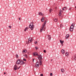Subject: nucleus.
Returning a JSON list of instances; mask_svg holds the SVG:
<instances>
[{
	"label": "nucleus",
	"mask_w": 76,
	"mask_h": 76,
	"mask_svg": "<svg viewBox=\"0 0 76 76\" xmlns=\"http://www.w3.org/2000/svg\"><path fill=\"white\" fill-rule=\"evenodd\" d=\"M29 28H30L31 30H33L34 29V28L35 26L34 24H33V23H31L29 25Z\"/></svg>",
	"instance_id": "obj_1"
},
{
	"label": "nucleus",
	"mask_w": 76,
	"mask_h": 76,
	"mask_svg": "<svg viewBox=\"0 0 76 76\" xmlns=\"http://www.w3.org/2000/svg\"><path fill=\"white\" fill-rule=\"evenodd\" d=\"M47 22V20H45L44 23L43 24L42 27V28L40 30V32H42V31L43 30V29L44 28H45V24H46V22Z\"/></svg>",
	"instance_id": "obj_2"
},
{
	"label": "nucleus",
	"mask_w": 76,
	"mask_h": 76,
	"mask_svg": "<svg viewBox=\"0 0 76 76\" xmlns=\"http://www.w3.org/2000/svg\"><path fill=\"white\" fill-rule=\"evenodd\" d=\"M38 59L39 60H42V56L41 55H39L38 56Z\"/></svg>",
	"instance_id": "obj_3"
},
{
	"label": "nucleus",
	"mask_w": 76,
	"mask_h": 76,
	"mask_svg": "<svg viewBox=\"0 0 76 76\" xmlns=\"http://www.w3.org/2000/svg\"><path fill=\"white\" fill-rule=\"evenodd\" d=\"M75 23H72L70 27V28H72L73 29H74V26H75Z\"/></svg>",
	"instance_id": "obj_4"
},
{
	"label": "nucleus",
	"mask_w": 76,
	"mask_h": 76,
	"mask_svg": "<svg viewBox=\"0 0 76 76\" xmlns=\"http://www.w3.org/2000/svg\"><path fill=\"white\" fill-rule=\"evenodd\" d=\"M25 63L23 62V61H20V64H21V65H22V64H25Z\"/></svg>",
	"instance_id": "obj_5"
},
{
	"label": "nucleus",
	"mask_w": 76,
	"mask_h": 76,
	"mask_svg": "<svg viewBox=\"0 0 76 76\" xmlns=\"http://www.w3.org/2000/svg\"><path fill=\"white\" fill-rule=\"evenodd\" d=\"M33 55L34 56H39L38 54V53L37 52H34L33 53Z\"/></svg>",
	"instance_id": "obj_6"
},
{
	"label": "nucleus",
	"mask_w": 76,
	"mask_h": 76,
	"mask_svg": "<svg viewBox=\"0 0 76 76\" xmlns=\"http://www.w3.org/2000/svg\"><path fill=\"white\" fill-rule=\"evenodd\" d=\"M20 59H18L17 60L16 63V64H20Z\"/></svg>",
	"instance_id": "obj_7"
},
{
	"label": "nucleus",
	"mask_w": 76,
	"mask_h": 76,
	"mask_svg": "<svg viewBox=\"0 0 76 76\" xmlns=\"http://www.w3.org/2000/svg\"><path fill=\"white\" fill-rule=\"evenodd\" d=\"M17 69H18V66H17L16 65H15L14 66V69L15 70H17Z\"/></svg>",
	"instance_id": "obj_8"
},
{
	"label": "nucleus",
	"mask_w": 76,
	"mask_h": 76,
	"mask_svg": "<svg viewBox=\"0 0 76 76\" xmlns=\"http://www.w3.org/2000/svg\"><path fill=\"white\" fill-rule=\"evenodd\" d=\"M38 15H42V16H43V15H42V13L41 12H39L38 13Z\"/></svg>",
	"instance_id": "obj_9"
},
{
	"label": "nucleus",
	"mask_w": 76,
	"mask_h": 76,
	"mask_svg": "<svg viewBox=\"0 0 76 76\" xmlns=\"http://www.w3.org/2000/svg\"><path fill=\"white\" fill-rule=\"evenodd\" d=\"M31 38H29L28 39V42H31L32 41V40H31Z\"/></svg>",
	"instance_id": "obj_10"
},
{
	"label": "nucleus",
	"mask_w": 76,
	"mask_h": 76,
	"mask_svg": "<svg viewBox=\"0 0 76 76\" xmlns=\"http://www.w3.org/2000/svg\"><path fill=\"white\" fill-rule=\"evenodd\" d=\"M42 60H39V65H40V66H41V65H42V61H41Z\"/></svg>",
	"instance_id": "obj_11"
},
{
	"label": "nucleus",
	"mask_w": 76,
	"mask_h": 76,
	"mask_svg": "<svg viewBox=\"0 0 76 76\" xmlns=\"http://www.w3.org/2000/svg\"><path fill=\"white\" fill-rule=\"evenodd\" d=\"M60 12L59 14V16H60L61 15V10H60Z\"/></svg>",
	"instance_id": "obj_12"
},
{
	"label": "nucleus",
	"mask_w": 76,
	"mask_h": 76,
	"mask_svg": "<svg viewBox=\"0 0 76 76\" xmlns=\"http://www.w3.org/2000/svg\"><path fill=\"white\" fill-rule=\"evenodd\" d=\"M64 69L63 68H62L61 69V72L62 73H64Z\"/></svg>",
	"instance_id": "obj_13"
},
{
	"label": "nucleus",
	"mask_w": 76,
	"mask_h": 76,
	"mask_svg": "<svg viewBox=\"0 0 76 76\" xmlns=\"http://www.w3.org/2000/svg\"><path fill=\"white\" fill-rule=\"evenodd\" d=\"M48 38L49 40H50L51 39V36L48 35Z\"/></svg>",
	"instance_id": "obj_14"
},
{
	"label": "nucleus",
	"mask_w": 76,
	"mask_h": 76,
	"mask_svg": "<svg viewBox=\"0 0 76 76\" xmlns=\"http://www.w3.org/2000/svg\"><path fill=\"white\" fill-rule=\"evenodd\" d=\"M74 58L75 60L76 61V54H75L74 56Z\"/></svg>",
	"instance_id": "obj_15"
},
{
	"label": "nucleus",
	"mask_w": 76,
	"mask_h": 76,
	"mask_svg": "<svg viewBox=\"0 0 76 76\" xmlns=\"http://www.w3.org/2000/svg\"><path fill=\"white\" fill-rule=\"evenodd\" d=\"M61 52L62 53V54H64L65 52L64 51V49H62L61 50Z\"/></svg>",
	"instance_id": "obj_16"
},
{
	"label": "nucleus",
	"mask_w": 76,
	"mask_h": 76,
	"mask_svg": "<svg viewBox=\"0 0 76 76\" xmlns=\"http://www.w3.org/2000/svg\"><path fill=\"white\" fill-rule=\"evenodd\" d=\"M69 37V34H68L66 35V39H67Z\"/></svg>",
	"instance_id": "obj_17"
},
{
	"label": "nucleus",
	"mask_w": 76,
	"mask_h": 76,
	"mask_svg": "<svg viewBox=\"0 0 76 76\" xmlns=\"http://www.w3.org/2000/svg\"><path fill=\"white\" fill-rule=\"evenodd\" d=\"M60 42L61 44L62 45H63L62 44L64 42V41H62L61 40H60Z\"/></svg>",
	"instance_id": "obj_18"
},
{
	"label": "nucleus",
	"mask_w": 76,
	"mask_h": 76,
	"mask_svg": "<svg viewBox=\"0 0 76 76\" xmlns=\"http://www.w3.org/2000/svg\"><path fill=\"white\" fill-rule=\"evenodd\" d=\"M69 31H70L71 32H72V31H73V28H70L69 29Z\"/></svg>",
	"instance_id": "obj_19"
},
{
	"label": "nucleus",
	"mask_w": 76,
	"mask_h": 76,
	"mask_svg": "<svg viewBox=\"0 0 76 76\" xmlns=\"http://www.w3.org/2000/svg\"><path fill=\"white\" fill-rule=\"evenodd\" d=\"M49 12H50V13H51V12H53V10L50 9L49 10Z\"/></svg>",
	"instance_id": "obj_20"
},
{
	"label": "nucleus",
	"mask_w": 76,
	"mask_h": 76,
	"mask_svg": "<svg viewBox=\"0 0 76 76\" xmlns=\"http://www.w3.org/2000/svg\"><path fill=\"white\" fill-rule=\"evenodd\" d=\"M26 53V50H25L23 51V53Z\"/></svg>",
	"instance_id": "obj_21"
},
{
	"label": "nucleus",
	"mask_w": 76,
	"mask_h": 76,
	"mask_svg": "<svg viewBox=\"0 0 76 76\" xmlns=\"http://www.w3.org/2000/svg\"><path fill=\"white\" fill-rule=\"evenodd\" d=\"M69 55V53H67V52H66L65 53V55L66 56H68Z\"/></svg>",
	"instance_id": "obj_22"
},
{
	"label": "nucleus",
	"mask_w": 76,
	"mask_h": 76,
	"mask_svg": "<svg viewBox=\"0 0 76 76\" xmlns=\"http://www.w3.org/2000/svg\"><path fill=\"white\" fill-rule=\"evenodd\" d=\"M54 21H55V22H57V21H58L57 18H55L54 19Z\"/></svg>",
	"instance_id": "obj_23"
},
{
	"label": "nucleus",
	"mask_w": 76,
	"mask_h": 76,
	"mask_svg": "<svg viewBox=\"0 0 76 76\" xmlns=\"http://www.w3.org/2000/svg\"><path fill=\"white\" fill-rule=\"evenodd\" d=\"M28 27H26L25 29H24V31H26V30H27V29H28Z\"/></svg>",
	"instance_id": "obj_24"
},
{
	"label": "nucleus",
	"mask_w": 76,
	"mask_h": 76,
	"mask_svg": "<svg viewBox=\"0 0 76 76\" xmlns=\"http://www.w3.org/2000/svg\"><path fill=\"white\" fill-rule=\"evenodd\" d=\"M67 9V7H64V8H62L63 10H64V9Z\"/></svg>",
	"instance_id": "obj_25"
},
{
	"label": "nucleus",
	"mask_w": 76,
	"mask_h": 76,
	"mask_svg": "<svg viewBox=\"0 0 76 76\" xmlns=\"http://www.w3.org/2000/svg\"><path fill=\"white\" fill-rule=\"evenodd\" d=\"M36 66L37 67H39V64H36Z\"/></svg>",
	"instance_id": "obj_26"
},
{
	"label": "nucleus",
	"mask_w": 76,
	"mask_h": 76,
	"mask_svg": "<svg viewBox=\"0 0 76 76\" xmlns=\"http://www.w3.org/2000/svg\"><path fill=\"white\" fill-rule=\"evenodd\" d=\"M24 56H25L26 58H28V55H24Z\"/></svg>",
	"instance_id": "obj_27"
},
{
	"label": "nucleus",
	"mask_w": 76,
	"mask_h": 76,
	"mask_svg": "<svg viewBox=\"0 0 76 76\" xmlns=\"http://www.w3.org/2000/svg\"><path fill=\"white\" fill-rule=\"evenodd\" d=\"M63 25L61 24L60 25V27L61 28H63Z\"/></svg>",
	"instance_id": "obj_28"
},
{
	"label": "nucleus",
	"mask_w": 76,
	"mask_h": 76,
	"mask_svg": "<svg viewBox=\"0 0 76 76\" xmlns=\"http://www.w3.org/2000/svg\"><path fill=\"white\" fill-rule=\"evenodd\" d=\"M35 49H36V50H38V48L37 47H35Z\"/></svg>",
	"instance_id": "obj_29"
},
{
	"label": "nucleus",
	"mask_w": 76,
	"mask_h": 76,
	"mask_svg": "<svg viewBox=\"0 0 76 76\" xmlns=\"http://www.w3.org/2000/svg\"><path fill=\"white\" fill-rule=\"evenodd\" d=\"M36 64H39V62H38L36 63Z\"/></svg>",
	"instance_id": "obj_30"
},
{
	"label": "nucleus",
	"mask_w": 76,
	"mask_h": 76,
	"mask_svg": "<svg viewBox=\"0 0 76 76\" xmlns=\"http://www.w3.org/2000/svg\"><path fill=\"white\" fill-rule=\"evenodd\" d=\"M41 22H44V20L41 19Z\"/></svg>",
	"instance_id": "obj_31"
},
{
	"label": "nucleus",
	"mask_w": 76,
	"mask_h": 76,
	"mask_svg": "<svg viewBox=\"0 0 76 76\" xmlns=\"http://www.w3.org/2000/svg\"><path fill=\"white\" fill-rule=\"evenodd\" d=\"M16 58H18V54H16Z\"/></svg>",
	"instance_id": "obj_32"
},
{
	"label": "nucleus",
	"mask_w": 76,
	"mask_h": 76,
	"mask_svg": "<svg viewBox=\"0 0 76 76\" xmlns=\"http://www.w3.org/2000/svg\"><path fill=\"white\" fill-rule=\"evenodd\" d=\"M23 61H26V59L23 58Z\"/></svg>",
	"instance_id": "obj_33"
},
{
	"label": "nucleus",
	"mask_w": 76,
	"mask_h": 76,
	"mask_svg": "<svg viewBox=\"0 0 76 76\" xmlns=\"http://www.w3.org/2000/svg\"><path fill=\"white\" fill-rule=\"evenodd\" d=\"M9 27L10 28H12V26H9Z\"/></svg>",
	"instance_id": "obj_34"
},
{
	"label": "nucleus",
	"mask_w": 76,
	"mask_h": 76,
	"mask_svg": "<svg viewBox=\"0 0 76 76\" xmlns=\"http://www.w3.org/2000/svg\"><path fill=\"white\" fill-rule=\"evenodd\" d=\"M43 52L44 53H46V50H44L43 51Z\"/></svg>",
	"instance_id": "obj_35"
},
{
	"label": "nucleus",
	"mask_w": 76,
	"mask_h": 76,
	"mask_svg": "<svg viewBox=\"0 0 76 76\" xmlns=\"http://www.w3.org/2000/svg\"><path fill=\"white\" fill-rule=\"evenodd\" d=\"M50 76H53V74L52 73H50Z\"/></svg>",
	"instance_id": "obj_36"
},
{
	"label": "nucleus",
	"mask_w": 76,
	"mask_h": 76,
	"mask_svg": "<svg viewBox=\"0 0 76 76\" xmlns=\"http://www.w3.org/2000/svg\"><path fill=\"white\" fill-rule=\"evenodd\" d=\"M42 19H43V20H44V17H43L42 18Z\"/></svg>",
	"instance_id": "obj_37"
},
{
	"label": "nucleus",
	"mask_w": 76,
	"mask_h": 76,
	"mask_svg": "<svg viewBox=\"0 0 76 76\" xmlns=\"http://www.w3.org/2000/svg\"><path fill=\"white\" fill-rule=\"evenodd\" d=\"M37 42H34V43L35 44H37Z\"/></svg>",
	"instance_id": "obj_38"
},
{
	"label": "nucleus",
	"mask_w": 76,
	"mask_h": 76,
	"mask_svg": "<svg viewBox=\"0 0 76 76\" xmlns=\"http://www.w3.org/2000/svg\"><path fill=\"white\" fill-rule=\"evenodd\" d=\"M45 28H44L43 29V30L44 31L45 30Z\"/></svg>",
	"instance_id": "obj_39"
},
{
	"label": "nucleus",
	"mask_w": 76,
	"mask_h": 76,
	"mask_svg": "<svg viewBox=\"0 0 76 76\" xmlns=\"http://www.w3.org/2000/svg\"><path fill=\"white\" fill-rule=\"evenodd\" d=\"M40 76H43V74H41L40 75Z\"/></svg>",
	"instance_id": "obj_40"
},
{
	"label": "nucleus",
	"mask_w": 76,
	"mask_h": 76,
	"mask_svg": "<svg viewBox=\"0 0 76 76\" xmlns=\"http://www.w3.org/2000/svg\"><path fill=\"white\" fill-rule=\"evenodd\" d=\"M57 7H55V9H57Z\"/></svg>",
	"instance_id": "obj_41"
},
{
	"label": "nucleus",
	"mask_w": 76,
	"mask_h": 76,
	"mask_svg": "<svg viewBox=\"0 0 76 76\" xmlns=\"http://www.w3.org/2000/svg\"><path fill=\"white\" fill-rule=\"evenodd\" d=\"M20 66L18 69H19V68H20Z\"/></svg>",
	"instance_id": "obj_42"
},
{
	"label": "nucleus",
	"mask_w": 76,
	"mask_h": 76,
	"mask_svg": "<svg viewBox=\"0 0 76 76\" xmlns=\"http://www.w3.org/2000/svg\"><path fill=\"white\" fill-rule=\"evenodd\" d=\"M34 59H33V62H34Z\"/></svg>",
	"instance_id": "obj_43"
},
{
	"label": "nucleus",
	"mask_w": 76,
	"mask_h": 76,
	"mask_svg": "<svg viewBox=\"0 0 76 76\" xmlns=\"http://www.w3.org/2000/svg\"><path fill=\"white\" fill-rule=\"evenodd\" d=\"M19 20H20V18H19Z\"/></svg>",
	"instance_id": "obj_44"
},
{
	"label": "nucleus",
	"mask_w": 76,
	"mask_h": 76,
	"mask_svg": "<svg viewBox=\"0 0 76 76\" xmlns=\"http://www.w3.org/2000/svg\"><path fill=\"white\" fill-rule=\"evenodd\" d=\"M71 9H72L71 8H70L69 9V10H71Z\"/></svg>",
	"instance_id": "obj_45"
},
{
	"label": "nucleus",
	"mask_w": 76,
	"mask_h": 76,
	"mask_svg": "<svg viewBox=\"0 0 76 76\" xmlns=\"http://www.w3.org/2000/svg\"><path fill=\"white\" fill-rule=\"evenodd\" d=\"M74 6H75V5H76V4L74 3Z\"/></svg>",
	"instance_id": "obj_46"
},
{
	"label": "nucleus",
	"mask_w": 76,
	"mask_h": 76,
	"mask_svg": "<svg viewBox=\"0 0 76 76\" xmlns=\"http://www.w3.org/2000/svg\"><path fill=\"white\" fill-rule=\"evenodd\" d=\"M4 75H5L6 74V72H4Z\"/></svg>",
	"instance_id": "obj_47"
},
{
	"label": "nucleus",
	"mask_w": 76,
	"mask_h": 76,
	"mask_svg": "<svg viewBox=\"0 0 76 76\" xmlns=\"http://www.w3.org/2000/svg\"><path fill=\"white\" fill-rule=\"evenodd\" d=\"M62 18V17H61V18Z\"/></svg>",
	"instance_id": "obj_48"
},
{
	"label": "nucleus",
	"mask_w": 76,
	"mask_h": 76,
	"mask_svg": "<svg viewBox=\"0 0 76 76\" xmlns=\"http://www.w3.org/2000/svg\"><path fill=\"white\" fill-rule=\"evenodd\" d=\"M60 0V1H61V0Z\"/></svg>",
	"instance_id": "obj_49"
},
{
	"label": "nucleus",
	"mask_w": 76,
	"mask_h": 76,
	"mask_svg": "<svg viewBox=\"0 0 76 76\" xmlns=\"http://www.w3.org/2000/svg\"><path fill=\"white\" fill-rule=\"evenodd\" d=\"M42 76H43V75H42Z\"/></svg>",
	"instance_id": "obj_50"
}]
</instances>
